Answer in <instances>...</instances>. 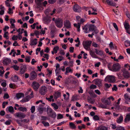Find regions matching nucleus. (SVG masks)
<instances>
[{
    "label": "nucleus",
    "mask_w": 130,
    "mask_h": 130,
    "mask_svg": "<svg viewBox=\"0 0 130 130\" xmlns=\"http://www.w3.org/2000/svg\"><path fill=\"white\" fill-rule=\"evenodd\" d=\"M81 7L78 4H75L73 6V9L75 12H79L80 11Z\"/></svg>",
    "instance_id": "9b49d317"
},
{
    "label": "nucleus",
    "mask_w": 130,
    "mask_h": 130,
    "mask_svg": "<svg viewBox=\"0 0 130 130\" xmlns=\"http://www.w3.org/2000/svg\"><path fill=\"white\" fill-rule=\"evenodd\" d=\"M116 130H125L123 127L118 126L117 127Z\"/></svg>",
    "instance_id": "ea45409f"
},
{
    "label": "nucleus",
    "mask_w": 130,
    "mask_h": 130,
    "mask_svg": "<svg viewBox=\"0 0 130 130\" xmlns=\"http://www.w3.org/2000/svg\"><path fill=\"white\" fill-rule=\"evenodd\" d=\"M8 32H4V37L5 38H6V39H9V38H7L8 37Z\"/></svg>",
    "instance_id": "603ef678"
},
{
    "label": "nucleus",
    "mask_w": 130,
    "mask_h": 130,
    "mask_svg": "<svg viewBox=\"0 0 130 130\" xmlns=\"http://www.w3.org/2000/svg\"><path fill=\"white\" fill-rule=\"evenodd\" d=\"M11 60L8 58L5 59L3 61V63L5 65H7L9 64L11 62Z\"/></svg>",
    "instance_id": "dca6fc26"
},
{
    "label": "nucleus",
    "mask_w": 130,
    "mask_h": 130,
    "mask_svg": "<svg viewBox=\"0 0 130 130\" xmlns=\"http://www.w3.org/2000/svg\"><path fill=\"white\" fill-rule=\"evenodd\" d=\"M55 23L56 26L58 28H60L62 26V21L59 18L58 19H56Z\"/></svg>",
    "instance_id": "423d86ee"
},
{
    "label": "nucleus",
    "mask_w": 130,
    "mask_h": 130,
    "mask_svg": "<svg viewBox=\"0 0 130 130\" xmlns=\"http://www.w3.org/2000/svg\"><path fill=\"white\" fill-rule=\"evenodd\" d=\"M19 79V77L16 75H14V77H11V79L14 82H18Z\"/></svg>",
    "instance_id": "aec40b11"
},
{
    "label": "nucleus",
    "mask_w": 130,
    "mask_h": 130,
    "mask_svg": "<svg viewBox=\"0 0 130 130\" xmlns=\"http://www.w3.org/2000/svg\"><path fill=\"white\" fill-rule=\"evenodd\" d=\"M42 0H37V2H36L37 5L38 6H40L41 5V3Z\"/></svg>",
    "instance_id": "864d4df0"
},
{
    "label": "nucleus",
    "mask_w": 130,
    "mask_h": 130,
    "mask_svg": "<svg viewBox=\"0 0 130 130\" xmlns=\"http://www.w3.org/2000/svg\"><path fill=\"white\" fill-rule=\"evenodd\" d=\"M42 123L45 126H49L50 125L49 124L48 122H45L44 121H42Z\"/></svg>",
    "instance_id": "8fccbe9b"
},
{
    "label": "nucleus",
    "mask_w": 130,
    "mask_h": 130,
    "mask_svg": "<svg viewBox=\"0 0 130 130\" xmlns=\"http://www.w3.org/2000/svg\"><path fill=\"white\" fill-rule=\"evenodd\" d=\"M51 17L48 15L44 17L43 19L44 23L45 24H48L51 21Z\"/></svg>",
    "instance_id": "6e6552de"
},
{
    "label": "nucleus",
    "mask_w": 130,
    "mask_h": 130,
    "mask_svg": "<svg viewBox=\"0 0 130 130\" xmlns=\"http://www.w3.org/2000/svg\"><path fill=\"white\" fill-rule=\"evenodd\" d=\"M40 85L36 81L33 82L31 86L34 90L37 91L39 89Z\"/></svg>",
    "instance_id": "20e7f679"
},
{
    "label": "nucleus",
    "mask_w": 130,
    "mask_h": 130,
    "mask_svg": "<svg viewBox=\"0 0 130 130\" xmlns=\"http://www.w3.org/2000/svg\"><path fill=\"white\" fill-rule=\"evenodd\" d=\"M120 68V66L118 63L114 64L112 67V71L113 72L119 71Z\"/></svg>",
    "instance_id": "7ed1b4c3"
},
{
    "label": "nucleus",
    "mask_w": 130,
    "mask_h": 130,
    "mask_svg": "<svg viewBox=\"0 0 130 130\" xmlns=\"http://www.w3.org/2000/svg\"><path fill=\"white\" fill-rule=\"evenodd\" d=\"M31 78L30 80H34L36 77L37 76V73L36 72L33 71H32L30 73Z\"/></svg>",
    "instance_id": "4468645a"
},
{
    "label": "nucleus",
    "mask_w": 130,
    "mask_h": 130,
    "mask_svg": "<svg viewBox=\"0 0 130 130\" xmlns=\"http://www.w3.org/2000/svg\"><path fill=\"white\" fill-rule=\"evenodd\" d=\"M37 39L36 38L34 40H32L31 41V43L30 45H35L37 43Z\"/></svg>",
    "instance_id": "412c9836"
},
{
    "label": "nucleus",
    "mask_w": 130,
    "mask_h": 130,
    "mask_svg": "<svg viewBox=\"0 0 130 130\" xmlns=\"http://www.w3.org/2000/svg\"><path fill=\"white\" fill-rule=\"evenodd\" d=\"M124 120L125 122H127L130 121V113L127 114L126 115Z\"/></svg>",
    "instance_id": "5701e85b"
},
{
    "label": "nucleus",
    "mask_w": 130,
    "mask_h": 130,
    "mask_svg": "<svg viewBox=\"0 0 130 130\" xmlns=\"http://www.w3.org/2000/svg\"><path fill=\"white\" fill-rule=\"evenodd\" d=\"M94 80V81L95 84L98 85L99 88H101L102 87V81L100 79H95Z\"/></svg>",
    "instance_id": "f8f14e48"
},
{
    "label": "nucleus",
    "mask_w": 130,
    "mask_h": 130,
    "mask_svg": "<svg viewBox=\"0 0 130 130\" xmlns=\"http://www.w3.org/2000/svg\"><path fill=\"white\" fill-rule=\"evenodd\" d=\"M9 96L7 93H5L3 96V98L4 99H8L9 98Z\"/></svg>",
    "instance_id": "a18cd8bd"
},
{
    "label": "nucleus",
    "mask_w": 130,
    "mask_h": 130,
    "mask_svg": "<svg viewBox=\"0 0 130 130\" xmlns=\"http://www.w3.org/2000/svg\"><path fill=\"white\" fill-rule=\"evenodd\" d=\"M110 126L112 128V129H116L117 127L115 124H111L110 125Z\"/></svg>",
    "instance_id": "680f3d73"
},
{
    "label": "nucleus",
    "mask_w": 130,
    "mask_h": 130,
    "mask_svg": "<svg viewBox=\"0 0 130 130\" xmlns=\"http://www.w3.org/2000/svg\"><path fill=\"white\" fill-rule=\"evenodd\" d=\"M124 27L125 29L126 30L129 29L130 28V25L128 23H126L124 24Z\"/></svg>",
    "instance_id": "e433bc0d"
},
{
    "label": "nucleus",
    "mask_w": 130,
    "mask_h": 130,
    "mask_svg": "<svg viewBox=\"0 0 130 130\" xmlns=\"http://www.w3.org/2000/svg\"><path fill=\"white\" fill-rule=\"evenodd\" d=\"M122 71L123 72V75L125 78H128L130 77V74L125 69H124Z\"/></svg>",
    "instance_id": "9d476101"
},
{
    "label": "nucleus",
    "mask_w": 130,
    "mask_h": 130,
    "mask_svg": "<svg viewBox=\"0 0 130 130\" xmlns=\"http://www.w3.org/2000/svg\"><path fill=\"white\" fill-rule=\"evenodd\" d=\"M47 88L45 86H42L40 88L39 92L42 95H44L47 92Z\"/></svg>",
    "instance_id": "39448f33"
},
{
    "label": "nucleus",
    "mask_w": 130,
    "mask_h": 130,
    "mask_svg": "<svg viewBox=\"0 0 130 130\" xmlns=\"http://www.w3.org/2000/svg\"><path fill=\"white\" fill-rule=\"evenodd\" d=\"M111 84H110L109 85L107 83H105V87L107 88H108L110 87V86H111Z\"/></svg>",
    "instance_id": "0e129e2a"
},
{
    "label": "nucleus",
    "mask_w": 130,
    "mask_h": 130,
    "mask_svg": "<svg viewBox=\"0 0 130 130\" xmlns=\"http://www.w3.org/2000/svg\"><path fill=\"white\" fill-rule=\"evenodd\" d=\"M38 110L40 114H42L43 113V108L42 107H40L38 108Z\"/></svg>",
    "instance_id": "5fc2aeb1"
},
{
    "label": "nucleus",
    "mask_w": 130,
    "mask_h": 130,
    "mask_svg": "<svg viewBox=\"0 0 130 130\" xmlns=\"http://www.w3.org/2000/svg\"><path fill=\"white\" fill-rule=\"evenodd\" d=\"M18 36H15L14 35L12 38V39L13 40H16L18 39Z\"/></svg>",
    "instance_id": "052dcab7"
},
{
    "label": "nucleus",
    "mask_w": 130,
    "mask_h": 130,
    "mask_svg": "<svg viewBox=\"0 0 130 130\" xmlns=\"http://www.w3.org/2000/svg\"><path fill=\"white\" fill-rule=\"evenodd\" d=\"M12 68H13L15 70L18 71L19 69V67L17 65H13L12 66Z\"/></svg>",
    "instance_id": "c03bdc74"
},
{
    "label": "nucleus",
    "mask_w": 130,
    "mask_h": 130,
    "mask_svg": "<svg viewBox=\"0 0 130 130\" xmlns=\"http://www.w3.org/2000/svg\"><path fill=\"white\" fill-rule=\"evenodd\" d=\"M88 26L87 25H85L83 27V30H84V32L86 33H88L89 32V30Z\"/></svg>",
    "instance_id": "b1692460"
},
{
    "label": "nucleus",
    "mask_w": 130,
    "mask_h": 130,
    "mask_svg": "<svg viewBox=\"0 0 130 130\" xmlns=\"http://www.w3.org/2000/svg\"><path fill=\"white\" fill-rule=\"evenodd\" d=\"M24 94L22 93H17L16 95V97L18 99L22 97H24Z\"/></svg>",
    "instance_id": "bb28decb"
},
{
    "label": "nucleus",
    "mask_w": 130,
    "mask_h": 130,
    "mask_svg": "<svg viewBox=\"0 0 130 130\" xmlns=\"http://www.w3.org/2000/svg\"><path fill=\"white\" fill-rule=\"evenodd\" d=\"M94 26L93 24H91L88 26L89 30L90 31H93L94 30Z\"/></svg>",
    "instance_id": "2f4dec72"
},
{
    "label": "nucleus",
    "mask_w": 130,
    "mask_h": 130,
    "mask_svg": "<svg viewBox=\"0 0 130 130\" xmlns=\"http://www.w3.org/2000/svg\"><path fill=\"white\" fill-rule=\"evenodd\" d=\"M48 115L54 119L56 118V113L54 111L50 113Z\"/></svg>",
    "instance_id": "393cba45"
},
{
    "label": "nucleus",
    "mask_w": 130,
    "mask_h": 130,
    "mask_svg": "<svg viewBox=\"0 0 130 130\" xmlns=\"http://www.w3.org/2000/svg\"><path fill=\"white\" fill-rule=\"evenodd\" d=\"M59 49V47L58 46H56L54 48L53 50L55 53H57V51Z\"/></svg>",
    "instance_id": "79ce46f5"
},
{
    "label": "nucleus",
    "mask_w": 130,
    "mask_h": 130,
    "mask_svg": "<svg viewBox=\"0 0 130 130\" xmlns=\"http://www.w3.org/2000/svg\"><path fill=\"white\" fill-rule=\"evenodd\" d=\"M41 120H46L47 119L48 120V118L46 116H42L41 117Z\"/></svg>",
    "instance_id": "69168bd1"
},
{
    "label": "nucleus",
    "mask_w": 130,
    "mask_h": 130,
    "mask_svg": "<svg viewBox=\"0 0 130 130\" xmlns=\"http://www.w3.org/2000/svg\"><path fill=\"white\" fill-rule=\"evenodd\" d=\"M35 107L34 106H32L31 107V109L30 110L31 111V112L32 113H33L35 111Z\"/></svg>",
    "instance_id": "3c124183"
},
{
    "label": "nucleus",
    "mask_w": 130,
    "mask_h": 130,
    "mask_svg": "<svg viewBox=\"0 0 130 130\" xmlns=\"http://www.w3.org/2000/svg\"><path fill=\"white\" fill-rule=\"evenodd\" d=\"M51 105L54 107L55 110L58 109L59 108L58 106L55 103H52Z\"/></svg>",
    "instance_id": "4c0bfd02"
},
{
    "label": "nucleus",
    "mask_w": 130,
    "mask_h": 130,
    "mask_svg": "<svg viewBox=\"0 0 130 130\" xmlns=\"http://www.w3.org/2000/svg\"><path fill=\"white\" fill-rule=\"evenodd\" d=\"M56 0H48V3L51 4H53L56 2Z\"/></svg>",
    "instance_id": "338daca9"
},
{
    "label": "nucleus",
    "mask_w": 130,
    "mask_h": 130,
    "mask_svg": "<svg viewBox=\"0 0 130 130\" xmlns=\"http://www.w3.org/2000/svg\"><path fill=\"white\" fill-rule=\"evenodd\" d=\"M106 2L109 5L113 6H116V4L113 3L112 1H110V0H106Z\"/></svg>",
    "instance_id": "4be33fe9"
},
{
    "label": "nucleus",
    "mask_w": 130,
    "mask_h": 130,
    "mask_svg": "<svg viewBox=\"0 0 130 130\" xmlns=\"http://www.w3.org/2000/svg\"><path fill=\"white\" fill-rule=\"evenodd\" d=\"M18 109L20 111L23 112H26L27 111V109L25 107H20L18 108Z\"/></svg>",
    "instance_id": "a878e982"
},
{
    "label": "nucleus",
    "mask_w": 130,
    "mask_h": 130,
    "mask_svg": "<svg viewBox=\"0 0 130 130\" xmlns=\"http://www.w3.org/2000/svg\"><path fill=\"white\" fill-rule=\"evenodd\" d=\"M102 102L104 103L106 105H108L109 104V103L108 100H103L102 101Z\"/></svg>",
    "instance_id": "09e8293b"
},
{
    "label": "nucleus",
    "mask_w": 130,
    "mask_h": 130,
    "mask_svg": "<svg viewBox=\"0 0 130 130\" xmlns=\"http://www.w3.org/2000/svg\"><path fill=\"white\" fill-rule=\"evenodd\" d=\"M47 4V2L46 1H45L44 2L42 3H41V5L40 6H38V8L42 7L43 6L44 7Z\"/></svg>",
    "instance_id": "473e14b6"
},
{
    "label": "nucleus",
    "mask_w": 130,
    "mask_h": 130,
    "mask_svg": "<svg viewBox=\"0 0 130 130\" xmlns=\"http://www.w3.org/2000/svg\"><path fill=\"white\" fill-rule=\"evenodd\" d=\"M8 110L11 113H13L14 112L13 108L12 106H10L9 107Z\"/></svg>",
    "instance_id": "c9c22d12"
},
{
    "label": "nucleus",
    "mask_w": 130,
    "mask_h": 130,
    "mask_svg": "<svg viewBox=\"0 0 130 130\" xmlns=\"http://www.w3.org/2000/svg\"><path fill=\"white\" fill-rule=\"evenodd\" d=\"M124 44L125 46L126 47H127V46L126 45V44H129V46H130V41L128 40H126L124 42Z\"/></svg>",
    "instance_id": "37998d69"
},
{
    "label": "nucleus",
    "mask_w": 130,
    "mask_h": 130,
    "mask_svg": "<svg viewBox=\"0 0 130 130\" xmlns=\"http://www.w3.org/2000/svg\"><path fill=\"white\" fill-rule=\"evenodd\" d=\"M123 117L122 115H121L117 119V121L118 123H120L123 121Z\"/></svg>",
    "instance_id": "c85d7f7f"
},
{
    "label": "nucleus",
    "mask_w": 130,
    "mask_h": 130,
    "mask_svg": "<svg viewBox=\"0 0 130 130\" xmlns=\"http://www.w3.org/2000/svg\"><path fill=\"white\" fill-rule=\"evenodd\" d=\"M54 111L50 107L48 106L47 108V114L48 115L51 113H52Z\"/></svg>",
    "instance_id": "7c9ffc66"
},
{
    "label": "nucleus",
    "mask_w": 130,
    "mask_h": 130,
    "mask_svg": "<svg viewBox=\"0 0 130 130\" xmlns=\"http://www.w3.org/2000/svg\"><path fill=\"white\" fill-rule=\"evenodd\" d=\"M113 25L114 27L117 31H118V28L116 24L115 23H113Z\"/></svg>",
    "instance_id": "4d7b16f0"
},
{
    "label": "nucleus",
    "mask_w": 130,
    "mask_h": 130,
    "mask_svg": "<svg viewBox=\"0 0 130 130\" xmlns=\"http://www.w3.org/2000/svg\"><path fill=\"white\" fill-rule=\"evenodd\" d=\"M73 61H70L69 62V67H72L73 66Z\"/></svg>",
    "instance_id": "774afa93"
},
{
    "label": "nucleus",
    "mask_w": 130,
    "mask_h": 130,
    "mask_svg": "<svg viewBox=\"0 0 130 130\" xmlns=\"http://www.w3.org/2000/svg\"><path fill=\"white\" fill-rule=\"evenodd\" d=\"M124 98L126 101L125 102H130V97L127 94H125L124 95Z\"/></svg>",
    "instance_id": "c756f323"
},
{
    "label": "nucleus",
    "mask_w": 130,
    "mask_h": 130,
    "mask_svg": "<svg viewBox=\"0 0 130 130\" xmlns=\"http://www.w3.org/2000/svg\"><path fill=\"white\" fill-rule=\"evenodd\" d=\"M33 96V92L32 91L30 94L26 96L23 99L21 100L20 101L22 103L28 102Z\"/></svg>",
    "instance_id": "f257e3e1"
},
{
    "label": "nucleus",
    "mask_w": 130,
    "mask_h": 130,
    "mask_svg": "<svg viewBox=\"0 0 130 130\" xmlns=\"http://www.w3.org/2000/svg\"><path fill=\"white\" fill-rule=\"evenodd\" d=\"M92 45L93 46L95 47H99V45L94 42L92 43Z\"/></svg>",
    "instance_id": "13d9d810"
},
{
    "label": "nucleus",
    "mask_w": 130,
    "mask_h": 130,
    "mask_svg": "<svg viewBox=\"0 0 130 130\" xmlns=\"http://www.w3.org/2000/svg\"><path fill=\"white\" fill-rule=\"evenodd\" d=\"M94 50L96 54L99 55L101 56H102L103 55L104 52L102 50L96 48H95Z\"/></svg>",
    "instance_id": "ddd939ff"
},
{
    "label": "nucleus",
    "mask_w": 130,
    "mask_h": 130,
    "mask_svg": "<svg viewBox=\"0 0 130 130\" xmlns=\"http://www.w3.org/2000/svg\"><path fill=\"white\" fill-rule=\"evenodd\" d=\"M92 43L91 41H86L83 44V46L84 48L87 50H90V46Z\"/></svg>",
    "instance_id": "f03ea898"
},
{
    "label": "nucleus",
    "mask_w": 130,
    "mask_h": 130,
    "mask_svg": "<svg viewBox=\"0 0 130 130\" xmlns=\"http://www.w3.org/2000/svg\"><path fill=\"white\" fill-rule=\"evenodd\" d=\"M90 55L91 57L94 58H98L97 56L95 54V51L90 50L89 52Z\"/></svg>",
    "instance_id": "a211bd4d"
},
{
    "label": "nucleus",
    "mask_w": 130,
    "mask_h": 130,
    "mask_svg": "<svg viewBox=\"0 0 130 130\" xmlns=\"http://www.w3.org/2000/svg\"><path fill=\"white\" fill-rule=\"evenodd\" d=\"M15 116L17 117L22 119L25 118L26 117V115L24 113L20 112H17L15 114Z\"/></svg>",
    "instance_id": "1a4fd4ad"
},
{
    "label": "nucleus",
    "mask_w": 130,
    "mask_h": 130,
    "mask_svg": "<svg viewBox=\"0 0 130 130\" xmlns=\"http://www.w3.org/2000/svg\"><path fill=\"white\" fill-rule=\"evenodd\" d=\"M55 31L54 30H52L50 32L51 35V38H53L55 37Z\"/></svg>",
    "instance_id": "de8ad7c7"
},
{
    "label": "nucleus",
    "mask_w": 130,
    "mask_h": 130,
    "mask_svg": "<svg viewBox=\"0 0 130 130\" xmlns=\"http://www.w3.org/2000/svg\"><path fill=\"white\" fill-rule=\"evenodd\" d=\"M73 72V70H72L70 68V67H67L66 69V72H65V74L68 73L70 72L72 73Z\"/></svg>",
    "instance_id": "f704fd0d"
},
{
    "label": "nucleus",
    "mask_w": 130,
    "mask_h": 130,
    "mask_svg": "<svg viewBox=\"0 0 130 130\" xmlns=\"http://www.w3.org/2000/svg\"><path fill=\"white\" fill-rule=\"evenodd\" d=\"M69 125L70 127L74 129L76 128L75 125L73 122H70L69 123Z\"/></svg>",
    "instance_id": "58836bf2"
},
{
    "label": "nucleus",
    "mask_w": 130,
    "mask_h": 130,
    "mask_svg": "<svg viewBox=\"0 0 130 130\" xmlns=\"http://www.w3.org/2000/svg\"><path fill=\"white\" fill-rule=\"evenodd\" d=\"M21 68L20 70V73L21 74H24L26 71V67L25 66H23L21 67Z\"/></svg>",
    "instance_id": "f3484780"
},
{
    "label": "nucleus",
    "mask_w": 130,
    "mask_h": 130,
    "mask_svg": "<svg viewBox=\"0 0 130 130\" xmlns=\"http://www.w3.org/2000/svg\"><path fill=\"white\" fill-rule=\"evenodd\" d=\"M108 128L105 126L101 125L98 127L97 130H107Z\"/></svg>",
    "instance_id": "cd10ccee"
},
{
    "label": "nucleus",
    "mask_w": 130,
    "mask_h": 130,
    "mask_svg": "<svg viewBox=\"0 0 130 130\" xmlns=\"http://www.w3.org/2000/svg\"><path fill=\"white\" fill-rule=\"evenodd\" d=\"M74 26L76 27L77 29V30L78 32H80V23H74L73 24Z\"/></svg>",
    "instance_id": "6ab92c4d"
},
{
    "label": "nucleus",
    "mask_w": 130,
    "mask_h": 130,
    "mask_svg": "<svg viewBox=\"0 0 130 130\" xmlns=\"http://www.w3.org/2000/svg\"><path fill=\"white\" fill-rule=\"evenodd\" d=\"M8 104V102H4L2 104L3 108H5V105H7Z\"/></svg>",
    "instance_id": "6e6d98bb"
},
{
    "label": "nucleus",
    "mask_w": 130,
    "mask_h": 130,
    "mask_svg": "<svg viewBox=\"0 0 130 130\" xmlns=\"http://www.w3.org/2000/svg\"><path fill=\"white\" fill-rule=\"evenodd\" d=\"M64 25L67 29L70 28L71 27L70 23L68 20H66L64 22Z\"/></svg>",
    "instance_id": "2eb2a0df"
},
{
    "label": "nucleus",
    "mask_w": 130,
    "mask_h": 130,
    "mask_svg": "<svg viewBox=\"0 0 130 130\" xmlns=\"http://www.w3.org/2000/svg\"><path fill=\"white\" fill-rule=\"evenodd\" d=\"M105 80L110 83L114 82L115 80L114 77L112 75L107 76L105 78Z\"/></svg>",
    "instance_id": "0eeeda50"
},
{
    "label": "nucleus",
    "mask_w": 130,
    "mask_h": 130,
    "mask_svg": "<svg viewBox=\"0 0 130 130\" xmlns=\"http://www.w3.org/2000/svg\"><path fill=\"white\" fill-rule=\"evenodd\" d=\"M115 108L116 110L117 111H119L120 110L122 109L121 108L120 106L119 105H118L117 104H116L115 105Z\"/></svg>",
    "instance_id": "72a5a7b5"
},
{
    "label": "nucleus",
    "mask_w": 130,
    "mask_h": 130,
    "mask_svg": "<svg viewBox=\"0 0 130 130\" xmlns=\"http://www.w3.org/2000/svg\"><path fill=\"white\" fill-rule=\"evenodd\" d=\"M53 95H51L50 96V98H46V99L48 100L49 101H51L52 99L53 98Z\"/></svg>",
    "instance_id": "bf43d9fd"
},
{
    "label": "nucleus",
    "mask_w": 130,
    "mask_h": 130,
    "mask_svg": "<svg viewBox=\"0 0 130 130\" xmlns=\"http://www.w3.org/2000/svg\"><path fill=\"white\" fill-rule=\"evenodd\" d=\"M63 118V115L61 114H58L57 115V119H62Z\"/></svg>",
    "instance_id": "49530a36"
},
{
    "label": "nucleus",
    "mask_w": 130,
    "mask_h": 130,
    "mask_svg": "<svg viewBox=\"0 0 130 130\" xmlns=\"http://www.w3.org/2000/svg\"><path fill=\"white\" fill-rule=\"evenodd\" d=\"M118 88L116 85H113V87L112 88V90L113 91L115 90L116 91H117Z\"/></svg>",
    "instance_id": "e2e57ef3"
},
{
    "label": "nucleus",
    "mask_w": 130,
    "mask_h": 130,
    "mask_svg": "<svg viewBox=\"0 0 130 130\" xmlns=\"http://www.w3.org/2000/svg\"><path fill=\"white\" fill-rule=\"evenodd\" d=\"M93 119L94 121H97L99 120V117L97 115H94L93 118Z\"/></svg>",
    "instance_id": "a19ab883"
}]
</instances>
